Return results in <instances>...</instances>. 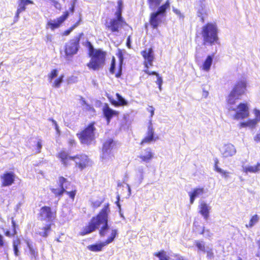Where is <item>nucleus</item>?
<instances>
[{
	"label": "nucleus",
	"instance_id": "1",
	"mask_svg": "<svg viewBox=\"0 0 260 260\" xmlns=\"http://www.w3.org/2000/svg\"><path fill=\"white\" fill-rule=\"evenodd\" d=\"M88 55L90 58L86 66L90 70L99 71L105 64L107 53L101 49H94L89 41L86 42Z\"/></svg>",
	"mask_w": 260,
	"mask_h": 260
},
{
	"label": "nucleus",
	"instance_id": "2",
	"mask_svg": "<svg viewBox=\"0 0 260 260\" xmlns=\"http://www.w3.org/2000/svg\"><path fill=\"white\" fill-rule=\"evenodd\" d=\"M218 27L215 23L208 22L201 28L202 44L204 46H213L219 43Z\"/></svg>",
	"mask_w": 260,
	"mask_h": 260
},
{
	"label": "nucleus",
	"instance_id": "3",
	"mask_svg": "<svg viewBox=\"0 0 260 260\" xmlns=\"http://www.w3.org/2000/svg\"><path fill=\"white\" fill-rule=\"evenodd\" d=\"M96 124L95 121H91L77 133V137L81 144L90 145L95 144L97 133Z\"/></svg>",
	"mask_w": 260,
	"mask_h": 260
},
{
	"label": "nucleus",
	"instance_id": "4",
	"mask_svg": "<svg viewBox=\"0 0 260 260\" xmlns=\"http://www.w3.org/2000/svg\"><path fill=\"white\" fill-rule=\"evenodd\" d=\"M247 84V82L245 78L238 80L228 96L227 103L229 105H234L237 100L240 99L241 96L246 93Z\"/></svg>",
	"mask_w": 260,
	"mask_h": 260
},
{
	"label": "nucleus",
	"instance_id": "5",
	"mask_svg": "<svg viewBox=\"0 0 260 260\" xmlns=\"http://www.w3.org/2000/svg\"><path fill=\"white\" fill-rule=\"evenodd\" d=\"M170 1L167 0L156 11L150 14L149 22L152 28L156 29L158 27L162 21L161 16H166L167 10L170 9Z\"/></svg>",
	"mask_w": 260,
	"mask_h": 260
},
{
	"label": "nucleus",
	"instance_id": "6",
	"mask_svg": "<svg viewBox=\"0 0 260 260\" xmlns=\"http://www.w3.org/2000/svg\"><path fill=\"white\" fill-rule=\"evenodd\" d=\"M110 212L109 204L107 203L97 214L98 227L103 224L99 230V234L101 237H104L107 234L109 227L108 225L109 214Z\"/></svg>",
	"mask_w": 260,
	"mask_h": 260
},
{
	"label": "nucleus",
	"instance_id": "7",
	"mask_svg": "<svg viewBox=\"0 0 260 260\" xmlns=\"http://www.w3.org/2000/svg\"><path fill=\"white\" fill-rule=\"evenodd\" d=\"M59 187L58 188H50V190L55 197H61L64 193H66L70 199L74 200L77 193V189L75 188L71 191H67L63 186L64 183L67 182V179L63 176L58 177Z\"/></svg>",
	"mask_w": 260,
	"mask_h": 260
},
{
	"label": "nucleus",
	"instance_id": "8",
	"mask_svg": "<svg viewBox=\"0 0 260 260\" xmlns=\"http://www.w3.org/2000/svg\"><path fill=\"white\" fill-rule=\"evenodd\" d=\"M83 35V32L79 34L65 45L64 52L67 56H71L77 53L80 47V39Z\"/></svg>",
	"mask_w": 260,
	"mask_h": 260
},
{
	"label": "nucleus",
	"instance_id": "9",
	"mask_svg": "<svg viewBox=\"0 0 260 260\" xmlns=\"http://www.w3.org/2000/svg\"><path fill=\"white\" fill-rule=\"evenodd\" d=\"M38 217L42 221L54 222L56 218V211L49 206H44L40 208Z\"/></svg>",
	"mask_w": 260,
	"mask_h": 260
},
{
	"label": "nucleus",
	"instance_id": "10",
	"mask_svg": "<svg viewBox=\"0 0 260 260\" xmlns=\"http://www.w3.org/2000/svg\"><path fill=\"white\" fill-rule=\"evenodd\" d=\"M118 231L116 229L111 230L110 236L104 242L100 243H96L87 246V248L91 251L99 252L102 250L103 247L106 245L112 243L117 237Z\"/></svg>",
	"mask_w": 260,
	"mask_h": 260
},
{
	"label": "nucleus",
	"instance_id": "11",
	"mask_svg": "<svg viewBox=\"0 0 260 260\" xmlns=\"http://www.w3.org/2000/svg\"><path fill=\"white\" fill-rule=\"evenodd\" d=\"M73 161L75 167L82 170L90 165L91 161L88 156L84 153H79L73 155Z\"/></svg>",
	"mask_w": 260,
	"mask_h": 260
},
{
	"label": "nucleus",
	"instance_id": "12",
	"mask_svg": "<svg viewBox=\"0 0 260 260\" xmlns=\"http://www.w3.org/2000/svg\"><path fill=\"white\" fill-rule=\"evenodd\" d=\"M141 54L144 58V70H149V67L153 66V62L155 58L153 47L144 49L141 52Z\"/></svg>",
	"mask_w": 260,
	"mask_h": 260
},
{
	"label": "nucleus",
	"instance_id": "13",
	"mask_svg": "<svg viewBox=\"0 0 260 260\" xmlns=\"http://www.w3.org/2000/svg\"><path fill=\"white\" fill-rule=\"evenodd\" d=\"M56 156L63 167L67 168L72 165L73 156L70 155L67 150H60L56 153Z\"/></svg>",
	"mask_w": 260,
	"mask_h": 260
},
{
	"label": "nucleus",
	"instance_id": "14",
	"mask_svg": "<svg viewBox=\"0 0 260 260\" xmlns=\"http://www.w3.org/2000/svg\"><path fill=\"white\" fill-rule=\"evenodd\" d=\"M98 229L97 215L91 218L88 224L83 227L79 233L81 236H85L92 233Z\"/></svg>",
	"mask_w": 260,
	"mask_h": 260
},
{
	"label": "nucleus",
	"instance_id": "15",
	"mask_svg": "<svg viewBox=\"0 0 260 260\" xmlns=\"http://www.w3.org/2000/svg\"><path fill=\"white\" fill-rule=\"evenodd\" d=\"M237 111L233 116L235 119H243L249 115V109L246 103H241L237 106Z\"/></svg>",
	"mask_w": 260,
	"mask_h": 260
},
{
	"label": "nucleus",
	"instance_id": "16",
	"mask_svg": "<svg viewBox=\"0 0 260 260\" xmlns=\"http://www.w3.org/2000/svg\"><path fill=\"white\" fill-rule=\"evenodd\" d=\"M158 137L155 136L154 129L151 122H149L148 127L146 136L144 137L140 143V145H144L146 144H150L153 141L157 140Z\"/></svg>",
	"mask_w": 260,
	"mask_h": 260
},
{
	"label": "nucleus",
	"instance_id": "17",
	"mask_svg": "<svg viewBox=\"0 0 260 260\" xmlns=\"http://www.w3.org/2000/svg\"><path fill=\"white\" fill-rule=\"evenodd\" d=\"M69 16V12L67 11H64L62 15L58 17L56 20L49 21L47 23L48 26L52 30L59 28L61 24L66 21Z\"/></svg>",
	"mask_w": 260,
	"mask_h": 260
},
{
	"label": "nucleus",
	"instance_id": "18",
	"mask_svg": "<svg viewBox=\"0 0 260 260\" xmlns=\"http://www.w3.org/2000/svg\"><path fill=\"white\" fill-rule=\"evenodd\" d=\"M15 177L16 175L14 172H5L0 176L1 186L6 187L12 185L15 181Z\"/></svg>",
	"mask_w": 260,
	"mask_h": 260
},
{
	"label": "nucleus",
	"instance_id": "19",
	"mask_svg": "<svg viewBox=\"0 0 260 260\" xmlns=\"http://www.w3.org/2000/svg\"><path fill=\"white\" fill-rule=\"evenodd\" d=\"M126 25L115 19H111L109 22L105 23L106 29L113 33L118 32L121 28Z\"/></svg>",
	"mask_w": 260,
	"mask_h": 260
},
{
	"label": "nucleus",
	"instance_id": "20",
	"mask_svg": "<svg viewBox=\"0 0 260 260\" xmlns=\"http://www.w3.org/2000/svg\"><path fill=\"white\" fill-rule=\"evenodd\" d=\"M102 112L108 124H109L113 117L119 115V112L112 110L107 103L104 105Z\"/></svg>",
	"mask_w": 260,
	"mask_h": 260
},
{
	"label": "nucleus",
	"instance_id": "21",
	"mask_svg": "<svg viewBox=\"0 0 260 260\" xmlns=\"http://www.w3.org/2000/svg\"><path fill=\"white\" fill-rule=\"evenodd\" d=\"M142 162H149L154 157V153L150 147L145 148L143 152H142L139 156Z\"/></svg>",
	"mask_w": 260,
	"mask_h": 260
},
{
	"label": "nucleus",
	"instance_id": "22",
	"mask_svg": "<svg viewBox=\"0 0 260 260\" xmlns=\"http://www.w3.org/2000/svg\"><path fill=\"white\" fill-rule=\"evenodd\" d=\"M116 96L117 101H115L112 98L108 97L109 100L112 105L115 107H119L126 106L128 104V102L119 93H116Z\"/></svg>",
	"mask_w": 260,
	"mask_h": 260
},
{
	"label": "nucleus",
	"instance_id": "23",
	"mask_svg": "<svg viewBox=\"0 0 260 260\" xmlns=\"http://www.w3.org/2000/svg\"><path fill=\"white\" fill-rule=\"evenodd\" d=\"M236 152V149L233 145L228 144L224 145L222 151V154L224 157H228L234 155Z\"/></svg>",
	"mask_w": 260,
	"mask_h": 260
},
{
	"label": "nucleus",
	"instance_id": "24",
	"mask_svg": "<svg viewBox=\"0 0 260 260\" xmlns=\"http://www.w3.org/2000/svg\"><path fill=\"white\" fill-rule=\"evenodd\" d=\"M116 143L112 138L106 140L102 145V151L104 153H107L112 150L115 146Z\"/></svg>",
	"mask_w": 260,
	"mask_h": 260
},
{
	"label": "nucleus",
	"instance_id": "25",
	"mask_svg": "<svg viewBox=\"0 0 260 260\" xmlns=\"http://www.w3.org/2000/svg\"><path fill=\"white\" fill-rule=\"evenodd\" d=\"M199 213L203 216L204 218L207 219L209 217L210 208L205 202H202L199 206Z\"/></svg>",
	"mask_w": 260,
	"mask_h": 260
},
{
	"label": "nucleus",
	"instance_id": "26",
	"mask_svg": "<svg viewBox=\"0 0 260 260\" xmlns=\"http://www.w3.org/2000/svg\"><path fill=\"white\" fill-rule=\"evenodd\" d=\"M47 222V223L41 229V231H40L37 233L38 235L44 238L48 237L49 233L51 231V226L54 224V222Z\"/></svg>",
	"mask_w": 260,
	"mask_h": 260
},
{
	"label": "nucleus",
	"instance_id": "27",
	"mask_svg": "<svg viewBox=\"0 0 260 260\" xmlns=\"http://www.w3.org/2000/svg\"><path fill=\"white\" fill-rule=\"evenodd\" d=\"M213 54L209 55L207 56L201 66V69L202 70L206 72H208L210 70L213 62Z\"/></svg>",
	"mask_w": 260,
	"mask_h": 260
},
{
	"label": "nucleus",
	"instance_id": "28",
	"mask_svg": "<svg viewBox=\"0 0 260 260\" xmlns=\"http://www.w3.org/2000/svg\"><path fill=\"white\" fill-rule=\"evenodd\" d=\"M203 192L204 188L202 187L194 188L193 191L189 194L190 197V203L191 204H193L195 198L200 195H202Z\"/></svg>",
	"mask_w": 260,
	"mask_h": 260
},
{
	"label": "nucleus",
	"instance_id": "29",
	"mask_svg": "<svg viewBox=\"0 0 260 260\" xmlns=\"http://www.w3.org/2000/svg\"><path fill=\"white\" fill-rule=\"evenodd\" d=\"M143 72L147 74L148 75H155L157 77L156 81V84L158 85V88L160 90H161V85L162 84V79L161 76H159V74L155 71H150L149 70H144Z\"/></svg>",
	"mask_w": 260,
	"mask_h": 260
},
{
	"label": "nucleus",
	"instance_id": "30",
	"mask_svg": "<svg viewBox=\"0 0 260 260\" xmlns=\"http://www.w3.org/2000/svg\"><path fill=\"white\" fill-rule=\"evenodd\" d=\"M11 223H12V232L11 233L9 230H7L5 232L4 235L8 237H14L17 234V225L16 223V222L13 218L11 219Z\"/></svg>",
	"mask_w": 260,
	"mask_h": 260
},
{
	"label": "nucleus",
	"instance_id": "31",
	"mask_svg": "<svg viewBox=\"0 0 260 260\" xmlns=\"http://www.w3.org/2000/svg\"><path fill=\"white\" fill-rule=\"evenodd\" d=\"M163 0H147L148 8L151 10H154L160 7Z\"/></svg>",
	"mask_w": 260,
	"mask_h": 260
},
{
	"label": "nucleus",
	"instance_id": "32",
	"mask_svg": "<svg viewBox=\"0 0 260 260\" xmlns=\"http://www.w3.org/2000/svg\"><path fill=\"white\" fill-rule=\"evenodd\" d=\"M245 173H256L260 171V162H257L255 166H250L243 169Z\"/></svg>",
	"mask_w": 260,
	"mask_h": 260
},
{
	"label": "nucleus",
	"instance_id": "33",
	"mask_svg": "<svg viewBox=\"0 0 260 260\" xmlns=\"http://www.w3.org/2000/svg\"><path fill=\"white\" fill-rule=\"evenodd\" d=\"M18 11H24L26 10V6L29 4H34L31 0H18Z\"/></svg>",
	"mask_w": 260,
	"mask_h": 260
},
{
	"label": "nucleus",
	"instance_id": "34",
	"mask_svg": "<svg viewBox=\"0 0 260 260\" xmlns=\"http://www.w3.org/2000/svg\"><path fill=\"white\" fill-rule=\"evenodd\" d=\"M259 219V217L258 215L254 214L252 215L249 220L248 224H246L245 226L247 228H251L258 222Z\"/></svg>",
	"mask_w": 260,
	"mask_h": 260
},
{
	"label": "nucleus",
	"instance_id": "35",
	"mask_svg": "<svg viewBox=\"0 0 260 260\" xmlns=\"http://www.w3.org/2000/svg\"><path fill=\"white\" fill-rule=\"evenodd\" d=\"M28 248L29 249V253L32 258L37 259L38 258V253L37 248H34L32 246L28 243Z\"/></svg>",
	"mask_w": 260,
	"mask_h": 260
},
{
	"label": "nucleus",
	"instance_id": "36",
	"mask_svg": "<svg viewBox=\"0 0 260 260\" xmlns=\"http://www.w3.org/2000/svg\"><path fill=\"white\" fill-rule=\"evenodd\" d=\"M64 78L63 75H60L56 78L52 83V86L54 88H58L60 87L61 83L63 82Z\"/></svg>",
	"mask_w": 260,
	"mask_h": 260
},
{
	"label": "nucleus",
	"instance_id": "37",
	"mask_svg": "<svg viewBox=\"0 0 260 260\" xmlns=\"http://www.w3.org/2000/svg\"><path fill=\"white\" fill-rule=\"evenodd\" d=\"M194 245L198 249L203 252L206 251V246L203 241L197 240L194 242Z\"/></svg>",
	"mask_w": 260,
	"mask_h": 260
},
{
	"label": "nucleus",
	"instance_id": "38",
	"mask_svg": "<svg viewBox=\"0 0 260 260\" xmlns=\"http://www.w3.org/2000/svg\"><path fill=\"white\" fill-rule=\"evenodd\" d=\"M116 18H114L115 20H116L121 23H123L124 24L127 25L125 20L123 18L122 16V11L121 10H117L115 13Z\"/></svg>",
	"mask_w": 260,
	"mask_h": 260
},
{
	"label": "nucleus",
	"instance_id": "39",
	"mask_svg": "<svg viewBox=\"0 0 260 260\" xmlns=\"http://www.w3.org/2000/svg\"><path fill=\"white\" fill-rule=\"evenodd\" d=\"M58 74V70L57 69H53L51 70L50 73L48 75V79L51 82L52 79L56 77Z\"/></svg>",
	"mask_w": 260,
	"mask_h": 260
},
{
	"label": "nucleus",
	"instance_id": "40",
	"mask_svg": "<svg viewBox=\"0 0 260 260\" xmlns=\"http://www.w3.org/2000/svg\"><path fill=\"white\" fill-rule=\"evenodd\" d=\"M115 63H116L115 58L113 56L111 60V66H110V68L109 69V71H110V73L112 74H113L115 73Z\"/></svg>",
	"mask_w": 260,
	"mask_h": 260
},
{
	"label": "nucleus",
	"instance_id": "41",
	"mask_svg": "<svg viewBox=\"0 0 260 260\" xmlns=\"http://www.w3.org/2000/svg\"><path fill=\"white\" fill-rule=\"evenodd\" d=\"M248 126L250 127H254L257 124V120L256 119H248L246 121Z\"/></svg>",
	"mask_w": 260,
	"mask_h": 260
},
{
	"label": "nucleus",
	"instance_id": "42",
	"mask_svg": "<svg viewBox=\"0 0 260 260\" xmlns=\"http://www.w3.org/2000/svg\"><path fill=\"white\" fill-rule=\"evenodd\" d=\"M217 172L220 173L222 176L225 178H228L229 177L230 172L224 171L220 168V171H217Z\"/></svg>",
	"mask_w": 260,
	"mask_h": 260
},
{
	"label": "nucleus",
	"instance_id": "43",
	"mask_svg": "<svg viewBox=\"0 0 260 260\" xmlns=\"http://www.w3.org/2000/svg\"><path fill=\"white\" fill-rule=\"evenodd\" d=\"M122 58H121V62L119 66L118 71L115 74V77L117 78H119L121 77L122 75Z\"/></svg>",
	"mask_w": 260,
	"mask_h": 260
},
{
	"label": "nucleus",
	"instance_id": "44",
	"mask_svg": "<svg viewBox=\"0 0 260 260\" xmlns=\"http://www.w3.org/2000/svg\"><path fill=\"white\" fill-rule=\"evenodd\" d=\"M205 252H206L207 257L208 259H211L214 257V253L213 252V250L211 248L206 250Z\"/></svg>",
	"mask_w": 260,
	"mask_h": 260
},
{
	"label": "nucleus",
	"instance_id": "45",
	"mask_svg": "<svg viewBox=\"0 0 260 260\" xmlns=\"http://www.w3.org/2000/svg\"><path fill=\"white\" fill-rule=\"evenodd\" d=\"M50 2L52 3L53 6L57 9L60 10L61 9V5L57 1L55 0H50Z\"/></svg>",
	"mask_w": 260,
	"mask_h": 260
},
{
	"label": "nucleus",
	"instance_id": "46",
	"mask_svg": "<svg viewBox=\"0 0 260 260\" xmlns=\"http://www.w3.org/2000/svg\"><path fill=\"white\" fill-rule=\"evenodd\" d=\"M21 244V240L18 237H16L15 239H14L12 241L13 246H19Z\"/></svg>",
	"mask_w": 260,
	"mask_h": 260
},
{
	"label": "nucleus",
	"instance_id": "47",
	"mask_svg": "<svg viewBox=\"0 0 260 260\" xmlns=\"http://www.w3.org/2000/svg\"><path fill=\"white\" fill-rule=\"evenodd\" d=\"M219 161L217 158L214 159V170L215 171H220V168L218 167Z\"/></svg>",
	"mask_w": 260,
	"mask_h": 260
},
{
	"label": "nucleus",
	"instance_id": "48",
	"mask_svg": "<svg viewBox=\"0 0 260 260\" xmlns=\"http://www.w3.org/2000/svg\"><path fill=\"white\" fill-rule=\"evenodd\" d=\"M254 113L255 116V119L257 121H260V110L257 109L254 110Z\"/></svg>",
	"mask_w": 260,
	"mask_h": 260
},
{
	"label": "nucleus",
	"instance_id": "49",
	"mask_svg": "<svg viewBox=\"0 0 260 260\" xmlns=\"http://www.w3.org/2000/svg\"><path fill=\"white\" fill-rule=\"evenodd\" d=\"M126 45L127 47L128 48H129V49H131L132 48V46H131V36H128L127 37Z\"/></svg>",
	"mask_w": 260,
	"mask_h": 260
},
{
	"label": "nucleus",
	"instance_id": "50",
	"mask_svg": "<svg viewBox=\"0 0 260 260\" xmlns=\"http://www.w3.org/2000/svg\"><path fill=\"white\" fill-rule=\"evenodd\" d=\"M173 12L177 14L178 16H179L180 18H183L184 16L182 15V14L181 13L180 11L177 9H173Z\"/></svg>",
	"mask_w": 260,
	"mask_h": 260
},
{
	"label": "nucleus",
	"instance_id": "51",
	"mask_svg": "<svg viewBox=\"0 0 260 260\" xmlns=\"http://www.w3.org/2000/svg\"><path fill=\"white\" fill-rule=\"evenodd\" d=\"M37 152L40 153L42 148V141L41 140L38 141L37 143Z\"/></svg>",
	"mask_w": 260,
	"mask_h": 260
},
{
	"label": "nucleus",
	"instance_id": "52",
	"mask_svg": "<svg viewBox=\"0 0 260 260\" xmlns=\"http://www.w3.org/2000/svg\"><path fill=\"white\" fill-rule=\"evenodd\" d=\"M73 30L71 29V28L70 27L68 29L65 30L62 34V35L63 36H68Z\"/></svg>",
	"mask_w": 260,
	"mask_h": 260
},
{
	"label": "nucleus",
	"instance_id": "53",
	"mask_svg": "<svg viewBox=\"0 0 260 260\" xmlns=\"http://www.w3.org/2000/svg\"><path fill=\"white\" fill-rule=\"evenodd\" d=\"M81 19L80 18L76 22L73 24L70 27L73 30L76 27H77L80 23Z\"/></svg>",
	"mask_w": 260,
	"mask_h": 260
},
{
	"label": "nucleus",
	"instance_id": "54",
	"mask_svg": "<svg viewBox=\"0 0 260 260\" xmlns=\"http://www.w3.org/2000/svg\"><path fill=\"white\" fill-rule=\"evenodd\" d=\"M14 254L16 256H18L19 255L18 246H13Z\"/></svg>",
	"mask_w": 260,
	"mask_h": 260
},
{
	"label": "nucleus",
	"instance_id": "55",
	"mask_svg": "<svg viewBox=\"0 0 260 260\" xmlns=\"http://www.w3.org/2000/svg\"><path fill=\"white\" fill-rule=\"evenodd\" d=\"M77 2H72L71 7L69 8V11L71 13H73L75 11V4Z\"/></svg>",
	"mask_w": 260,
	"mask_h": 260
},
{
	"label": "nucleus",
	"instance_id": "56",
	"mask_svg": "<svg viewBox=\"0 0 260 260\" xmlns=\"http://www.w3.org/2000/svg\"><path fill=\"white\" fill-rule=\"evenodd\" d=\"M148 111L150 113V117H152L154 113V108L152 106H149Z\"/></svg>",
	"mask_w": 260,
	"mask_h": 260
},
{
	"label": "nucleus",
	"instance_id": "57",
	"mask_svg": "<svg viewBox=\"0 0 260 260\" xmlns=\"http://www.w3.org/2000/svg\"><path fill=\"white\" fill-rule=\"evenodd\" d=\"M52 41V37L51 35H47L45 36V41L46 43L51 42Z\"/></svg>",
	"mask_w": 260,
	"mask_h": 260
},
{
	"label": "nucleus",
	"instance_id": "58",
	"mask_svg": "<svg viewBox=\"0 0 260 260\" xmlns=\"http://www.w3.org/2000/svg\"><path fill=\"white\" fill-rule=\"evenodd\" d=\"M117 10L122 11V2L121 0H119L117 2Z\"/></svg>",
	"mask_w": 260,
	"mask_h": 260
},
{
	"label": "nucleus",
	"instance_id": "59",
	"mask_svg": "<svg viewBox=\"0 0 260 260\" xmlns=\"http://www.w3.org/2000/svg\"><path fill=\"white\" fill-rule=\"evenodd\" d=\"M239 127H240V128H242V127H248V126L247 122L245 121V122H241L239 124Z\"/></svg>",
	"mask_w": 260,
	"mask_h": 260
},
{
	"label": "nucleus",
	"instance_id": "60",
	"mask_svg": "<svg viewBox=\"0 0 260 260\" xmlns=\"http://www.w3.org/2000/svg\"><path fill=\"white\" fill-rule=\"evenodd\" d=\"M5 244L3 236L0 234V247H3Z\"/></svg>",
	"mask_w": 260,
	"mask_h": 260
},
{
	"label": "nucleus",
	"instance_id": "61",
	"mask_svg": "<svg viewBox=\"0 0 260 260\" xmlns=\"http://www.w3.org/2000/svg\"><path fill=\"white\" fill-rule=\"evenodd\" d=\"M50 120L53 122V123L54 124L55 126V129L56 130L59 132V128H58V125L57 124V122H56V121H55L54 120L51 119H50Z\"/></svg>",
	"mask_w": 260,
	"mask_h": 260
},
{
	"label": "nucleus",
	"instance_id": "62",
	"mask_svg": "<svg viewBox=\"0 0 260 260\" xmlns=\"http://www.w3.org/2000/svg\"><path fill=\"white\" fill-rule=\"evenodd\" d=\"M50 120L53 122V123L54 124L55 126V129L56 130L59 132V128H58V125L57 124V122H56V121H55L54 120L51 119H50Z\"/></svg>",
	"mask_w": 260,
	"mask_h": 260
},
{
	"label": "nucleus",
	"instance_id": "63",
	"mask_svg": "<svg viewBox=\"0 0 260 260\" xmlns=\"http://www.w3.org/2000/svg\"><path fill=\"white\" fill-rule=\"evenodd\" d=\"M22 12V11H19V12L18 11V9H17V10H16V14H15V17L18 18L19 17V16L20 13H21Z\"/></svg>",
	"mask_w": 260,
	"mask_h": 260
},
{
	"label": "nucleus",
	"instance_id": "64",
	"mask_svg": "<svg viewBox=\"0 0 260 260\" xmlns=\"http://www.w3.org/2000/svg\"><path fill=\"white\" fill-rule=\"evenodd\" d=\"M199 17H200V21L202 23H204L205 22V19H204V16H203L202 15V16H200V15H198Z\"/></svg>",
	"mask_w": 260,
	"mask_h": 260
}]
</instances>
